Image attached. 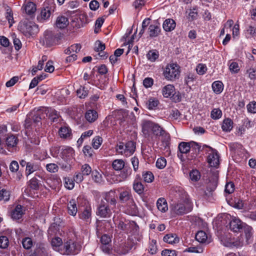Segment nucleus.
<instances>
[{"instance_id": "nucleus-27", "label": "nucleus", "mask_w": 256, "mask_h": 256, "mask_svg": "<svg viewBox=\"0 0 256 256\" xmlns=\"http://www.w3.org/2000/svg\"><path fill=\"white\" fill-rule=\"evenodd\" d=\"M128 230L127 233H130L132 234H136L138 232L139 227L134 221L128 222Z\"/></svg>"}, {"instance_id": "nucleus-25", "label": "nucleus", "mask_w": 256, "mask_h": 256, "mask_svg": "<svg viewBox=\"0 0 256 256\" xmlns=\"http://www.w3.org/2000/svg\"><path fill=\"white\" fill-rule=\"evenodd\" d=\"M74 150L72 148H66L62 151L61 153L62 158L67 161L73 156Z\"/></svg>"}, {"instance_id": "nucleus-48", "label": "nucleus", "mask_w": 256, "mask_h": 256, "mask_svg": "<svg viewBox=\"0 0 256 256\" xmlns=\"http://www.w3.org/2000/svg\"><path fill=\"white\" fill-rule=\"evenodd\" d=\"M102 139L99 136L94 137L92 140V146L95 149H98L102 144Z\"/></svg>"}, {"instance_id": "nucleus-50", "label": "nucleus", "mask_w": 256, "mask_h": 256, "mask_svg": "<svg viewBox=\"0 0 256 256\" xmlns=\"http://www.w3.org/2000/svg\"><path fill=\"white\" fill-rule=\"evenodd\" d=\"M9 244V240L8 238L6 236H0V248H6Z\"/></svg>"}, {"instance_id": "nucleus-63", "label": "nucleus", "mask_w": 256, "mask_h": 256, "mask_svg": "<svg viewBox=\"0 0 256 256\" xmlns=\"http://www.w3.org/2000/svg\"><path fill=\"white\" fill-rule=\"evenodd\" d=\"M247 109L248 112L256 113V102H252L247 105Z\"/></svg>"}, {"instance_id": "nucleus-64", "label": "nucleus", "mask_w": 256, "mask_h": 256, "mask_svg": "<svg viewBox=\"0 0 256 256\" xmlns=\"http://www.w3.org/2000/svg\"><path fill=\"white\" fill-rule=\"evenodd\" d=\"M162 256H176V252L174 250H164L162 252Z\"/></svg>"}, {"instance_id": "nucleus-56", "label": "nucleus", "mask_w": 256, "mask_h": 256, "mask_svg": "<svg viewBox=\"0 0 256 256\" xmlns=\"http://www.w3.org/2000/svg\"><path fill=\"white\" fill-rule=\"evenodd\" d=\"M190 179L193 181H198L200 178V174L197 170H192L190 174Z\"/></svg>"}, {"instance_id": "nucleus-36", "label": "nucleus", "mask_w": 256, "mask_h": 256, "mask_svg": "<svg viewBox=\"0 0 256 256\" xmlns=\"http://www.w3.org/2000/svg\"><path fill=\"white\" fill-rule=\"evenodd\" d=\"M22 206L18 205L12 212V218L13 219L18 220L22 217Z\"/></svg>"}, {"instance_id": "nucleus-8", "label": "nucleus", "mask_w": 256, "mask_h": 256, "mask_svg": "<svg viewBox=\"0 0 256 256\" xmlns=\"http://www.w3.org/2000/svg\"><path fill=\"white\" fill-rule=\"evenodd\" d=\"M154 122L150 120H143L142 124V132L145 138L150 136L151 132H152Z\"/></svg>"}, {"instance_id": "nucleus-34", "label": "nucleus", "mask_w": 256, "mask_h": 256, "mask_svg": "<svg viewBox=\"0 0 256 256\" xmlns=\"http://www.w3.org/2000/svg\"><path fill=\"white\" fill-rule=\"evenodd\" d=\"M232 121L230 118H226L224 120L222 128L224 132H230L232 128Z\"/></svg>"}, {"instance_id": "nucleus-9", "label": "nucleus", "mask_w": 256, "mask_h": 256, "mask_svg": "<svg viewBox=\"0 0 256 256\" xmlns=\"http://www.w3.org/2000/svg\"><path fill=\"white\" fill-rule=\"evenodd\" d=\"M218 152L211 148V152L208 156V162L211 166L218 167L220 164Z\"/></svg>"}, {"instance_id": "nucleus-5", "label": "nucleus", "mask_w": 256, "mask_h": 256, "mask_svg": "<svg viewBox=\"0 0 256 256\" xmlns=\"http://www.w3.org/2000/svg\"><path fill=\"white\" fill-rule=\"evenodd\" d=\"M119 198L121 202H127L134 211L136 210V206L130 190H126L120 192L119 196Z\"/></svg>"}, {"instance_id": "nucleus-7", "label": "nucleus", "mask_w": 256, "mask_h": 256, "mask_svg": "<svg viewBox=\"0 0 256 256\" xmlns=\"http://www.w3.org/2000/svg\"><path fill=\"white\" fill-rule=\"evenodd\" d=\"M96 214L102 218H109L110 216L111 210L109 208L107 203L104 201L102 200L100 205L98 207Z\"/></svg>"}, {"instance_id": "nucleus-31", "label": "nucleus", "mask_w": 256, "mask_h": 256, "mask_svg": "<svg viewBox=\"0 0 256 256\" xmlns=\"http://www.w3.org/2000/svg\"><path fill=\"white\" fill-rule=\"evenodd\" d=\"M68 212L72 216H75L78 212L76 204L74 200H70L68 205Z\"/></svg>"}, {"instance_id": "nucleus-37", "label": "nucleus", "mask_w": 256, "mask_h": 256, "mask_svg": "<svg viewBox=\"0 0 256 256\" xmlns=\"http://www.w3.org/2000/svg\"><path fill=\"white\" fill-rule=\"evenodd\" d=\"M80 218L87 222H90L91 219L90 209L86 208L84 212L80 214Z\"/></svg>"}, {"instance_id": "nucleus-11", "label": "nucleus", "mask_w": 256, "mask_h": 256, "mask_svg": "<svg viewBox=\"0 0 256 256\" xmlns=\"http://www.w3.org/2000/svg\"><path fill=\"white\" fill-rule=\"evenodd\" d=\"M178 156L182 161H184L183 154H187L190 150V142H181L178 145Z\"/></svg>"}, {"instance_id": "nucleus-2", "label": "nucleus", "mask_w": 256, "mask_h": 256, "mask_svg": "<svg viewBox=\"0 0 256 256\" xmlns=\"http://www.w3.org/2000/svg\"><path fill=\"white\" fill-rule=\"evenodd\" d=\"M163 74L167 80L174 81L180 76V67L176 64H168L165 68Z\"/></svg>"}, {"instance_id": "nucleus-32", "label": "nucleus", "mask_w": 256, "mask_h": 256, "mask_svg": "<svg viewBox=\"0 0 256 256\" xmlns=\"http://www.w3.org/2000/svg\"><path fill=\"white\" fill-rule=\"evenodd\" d=\"M212 88L215 93L219 94L223 90L224 84L221 81H216L212 83Z\"/></svg>"}, {"instance_id": "nucleus-29", "label": "nucleus", "mask_w": 256, "mask_h": 256, "mask_svg": "<svg viewBox=\"0 0 256 256\" xmlns=\"http://www.w3.org/2000/svg\"><path fill=\"white\" fill-rule=\"evenodd\" d=\"M50 8L46 7L42 10L40 18H39L40 22L48 20L50 16L51 10Z\"/></svg>"}, {"instance_id": "nucleus-39", "label": "nucleus", "mask_w": 256, "mask_h": 256, "mask_svg": "<svg viewBox=\"0 0 256 256\" xmlns=\"http://www.w3.org/2000/svg\"><path fill=\"white\" fill-rule=\"evenodd\" d=\"M123 170L120 172V180H126L132 174V170L130 168L124 166Z\"/></svg>"}, {"instance_id": "nucleus-42", "label": "nucleus", "mask_w": 256, "mask_h": 256, "mask_svg": "<svg viewBox=\"0 0 256 256\" xmlns=\"http://www.w3.org/2000/svg\"><path fill=\"white\" fill-rule=\"evenodd\" d=\"M44 118V114H43L41 110H38L32 116L33 122L36 123L40 121V120Z\"/></svg>"}, {"instance_id": "nucleus-26", "label": "nucleus", "mask_w": 256, "mask_h": 256, "mask_svg": "<svg viewBox=\"0 0 256 256\" xmlns=\"http://www.w3.org/2000/svg\"><path fill=\"white\" fill-rule=\"evenodd\" d=\"M132 248V246L128 242H125L120 246L118 249V252L120 254H127Z\"/></svg>"}, {"instance_id": "nucleus-28", "label": "nucleus", "mask_w": 256, "mask_h": 256, "mask_svg": "<svg viewBox=\"0 0 256 256\" xmlns=\"http://www.w3.org/2000/svg\"><path fill=\"white\" fill-rule=\"evenodd\" d=\"M63 244L62 238L59 237H55L51 241V244L54 250L58 252L60 248V246H62Z\"/></svg>"}, {"instance_id": "nucleus-3", "label": "nucleus", "mask_w": 256, "mask_h": 256, "mask_svg": "<svg viewBox=\"0 0 256 256\" xmlns=\"http://www.w3.org/2000/svg\"><path fill=\"white\" fill-rule=\"evenodd\" d=\"M192 210V204L188 202L173 204L170 206L171 212L173 216L182 215L190 212Z\"/></svg>"}, {"instance_id": "nucleus-17", "label": "nucleus", "mask_w": 256, "mask_h": 256, "mask_svg": "<svg viewBox=\"0 0 256 256\" xmlns=\"http://www.w3.org/2000/svg\"><path fill=\"white\" fill-rule=\"evenodd\" d=\"M163 240L164 242L170 244H177L180 240L179 238L175 234H167L164 237Z\"/></svg>"}, {"instance_id": "nucleus-58", "label": "nucleus", "mask_w": 256, "mask_h": 256, "mask_svg": "<svg viewBox=\"0 0 256 256\" xmlns=\"http://www.w3.org/2000/svg\"><path fill=\"white\" fill-rule=\"evenodd\" d=\"M6 17L10 24V27L12 26V23L14 22V18L12 13V11L10 10L8 8L6 10Z\"/></svg>"}, {"instance_id": "nucleus-40", "label": "nucleus", "mask_w": 256, "mask_h": 256, "mask_svg": "<svg viewBox=\"0 0 256 256\" xmlns=\"http://www.w3.org/2000/svg\"><path fill=\"white\" fill-rule=\"evenodd\" d=\"M22 244L23 248L26 250L30 249L33 246V242L31 238L26 237L22 240Z\"/></svg>"}, {"instance_id": "nucleus-54", "label": "nucleus", "mask_w": 256, "mask_h": 256, "mask_svg": "<svg viewBox=\"0 0 256 256\" xmlns=\"http://www.w3.org/2000/svg\"><path fill=\"white\" fill-rule=\"evenodd\" d=\"M166 164V160L164 158H158L156 162V166L158 168L162 169L164 168Z\"/></svg>"}, {"instance_id": "nucleus-51", "label": "nucleus", "mask_w": 256, "mask_h": 256, "mask_svg": "<svg viewBox=\"0 0 256 256\" xmlns=\"http://www.w3.org/2000/svg\"><path fill=\"white\" fill-rule=\"evenodd\" d=\"M81 172L84 176H88L92 172V168L88 164H84L81 168Z\"/></svg>"}, {"instance_id": "nucleus-19", "label": "nucleus", "mask_w": 256, "mask_h": 256, "mask_svg": "<svg viewBox=\"0 0 256 256\" xmlns=\"http://www.w3.org/2000/svg\"><path fill=\"white\" fill-rule=\"evenodd\" d=\"M160 32V28L159 24H152L149 26L148 32L150 37H156L158 36Z\"/></svg>"}, {"instance_id": "nucleus-62", "label": "nucleus", "mask_w": 256, "mask_h": 256, "mask_svg": "<svg viewBox=\"0 0 256 256\" xmlns=\"http://www.w3.org/2000/svg\"><path fill=\"white\" fill-rule=\"evenodd\" d=\"M83 152L86 156L92 157L93 150L90 146H86L83 148Z\"/></svg>"}, {"instance_id": "nucleus-38", "label": "nucleus", "mask_w": 256, "mask_h": 256, "mask_svg": "<svg viewBox=\"0 0 256 256\" xmlns=\"http://www.w3.org/2000/svg\"><path fill=\"white\" fill-rule=\"evenodd\" d=\"M158 100L154 98H150L146 102L147 108L149 110H154L158 106Z\"/></svg>"}, {"instance_id": "nucleus-52", "label": "nucleus", "mask_w": 256, "mask_h": 256, "mask_svg": "<svg viewBox=\"0 0 256 256\" xmlns=\"http://www.w3.org/2000/svg\"><path fill=\"white\" fill-rule=\"evenodd\" d=\"M46 168L48 172L54 173L58 171V167L57 164L51 163L46 164Z\"/></svg>"}, {"instance_id": "nucleus-14", "label": "nucleus", "mask_w": 256, "mask_h": 256, "mask_svg": "<svg viewBox=\"0 0 256 256\" xmlns=\"http://www.w3.org/2000/svg\"><path fill=\"white\" fill-rule=\"evenodd\" d=\"M156 136H162L166 138L168 136V134L166 130L158 124L154 123L152 132Z\"/></svg>"}, {"instance_id": "nucleus-57", "label": "nucleus", "mask_w": 256, "mask_h": 256, "mask_svg": "<svg viewBox=\"0 0 256 256\" xmlns=\"http://www.w3.org/2000/svg\"><path fill=\"white\" fill-rule=\"evenodd\" d=\"M206 65L202 64H198L196 68V72L199 74H204L206 72Z\"/></svg>"}, {"instance_id": "nucleus-41", "label": "nucleus", "mask_w": 256, "mask_h": 256, "mask_svg": "<svg viewBox=\"0 0 256 256\" xmlns=\"http://www.w3.org/2000/svg\"><path fill=\"white\" fill-rule=\"evenodd\" d=\"M88 90L87 88L84 86H80V87L76 90L78 96L80 98H84L88 95Z\"/></svg>"}, {"instance_id": "nucleus-60", "label": "nucleus", "mask_w": 256, "mask_h": 256, "mask_svg": "<svg viewBox=\"0 0 256 256\" xmlns=\"http://www.w3.org/2000/svg\"><path fill=\"white\" fill-rule=\"evenodd\" d=\"M49 118L52 122H56L58 120L59 114L57 113L56 111L52 110L50 113Z\"/></svg>"}, {"instance_id": "nucleus-15", "label": "nucleus", "mask_w": 256, "mask_h": 256, "mask_svg": "<svg viewBox=\"0 0 256 256\" xmlns=\"http://www.w3.org/2000/svg\"><path fill=\"white\" fill-rule=\"evenodd\" d=\"M68 24V18L64 16H59L57 18L56 22V26L57 28L63 29L66 28Z\"/></svg>"}, {"instance_id": "nucleus-1", "label": "nucleus", "mask_w": 256, "mask_h": 256, "mask_svg": "<svg viewBox=\"0 0 256 256\" xmlns=\"http://www.w3.org/2000/svg\"><path fill=\"white\" fill-rule=\"evenodd\" d=\"M81 249L82 246L78 242L69 239L64 241L59 252L63 255L73 256L78 254Z\"/></svg>"}, {"instance_id": "nucleus-30", "label": "nucleus", "mask_w": 256, "mask_h": 256, "mask_svg": "<svg viewBox=\"0 0 256 256\" xmlns=\"http://www.w3.org/2000/svg\"><path fill=\"white\" fill-rule=\"evenodd\" d=\"M6 142L8 148H14L16 146L18 139L16 136L10 135L6 138Z\"/></svg>"}, {"instance_id": "nucleus-20", "label": "nucleus", "mask_w": 256, "mask_h": 256, "mask_svg": "<svg viewBox=\"0 0 256 256\" xmlns=\"http://www.w3.org/2000/svg\"><path fill=\"white\" fill-rule=\"evenodd\" d=\"M136 146L134 142L129 141L125 144L124 155L130 156L132 154L135 150Z\"/></svg>"}, {"instance_id": "nucleus-18", "label": "nucleus", "mask_w": 256, "mask_h": 256, "mask_svg": "<svg viewBox=\"0 0 256 256\" xmlns=\"http://www.w3.org/2000/svg\"><path fill=\"white\" fill-rule=\"evenodd\" d=\"M174 87L172 84H168L164 86L162 90V93L164 97L170 98L174 96Z\"/></svg>"}, {"instance_id": "nucleus-23", "label": "nucleus", "mask_w": 256, "mask_h": 256, "mask_svg": "<svg viewBox=\"0 0 256 256\" xmlns=\"http://www.w3.org/2000/svg\"><path fill=\"white\" fill-rule=\"evenodd\" d=\"M104 200L106 202L110 203L112 205H114L116 204V199L115 192L113 190H110L105 194Z\"/></svg>"}, {"instance_id": "nucleus-45", "label": "nucleus", "mask_w": 256, "mask_h": 256, "mask_svg": "<svg viewBox=\"0 0 256 256\" xmlns=\"http://www.w3.org/2000/svg\"><path fill=\"white\" fill-rule=\"evenodd\" d=\"M133 188L136 192L140 194L143 192L144 188L141 182H134L133 184Z\"/></svg>"}, {"instance_id": "nucleus-35", "label": "nucleus", "mask_w": 256, "mask_h": 256, "mask_svg": "<svg viewBox=\"0 0 256 256\" xmlns=\"http://www.w3.org/2000/svg\"><path fill=\"white\" fill-rule=\"evenodd\" d=\"M112 166L114 170H120L125 166V162L122 160H115L112 162Z\"/></svg>"}, {"instance_id": "nucleus-6", "label": "nucleus", "mask_w": 256, "mask_h": 256, "mask_svg": "<svg viewBox=\"0 0 256 256\" xmlns=\"http://www.w3.org/2000/svg\"><path fill=\"white\" fill-rule=\"evenodd\" d=\"M57 40V38L52 32L46 30L44 32L43 36L40 38V43L42 46L49 47L55 44Z\"/></svg>"}, {"instance_id": "nucleus-61", "label": "nucleus", "mask_w": 256, "mask_h": 256, "mask_svg": "<svg viewBox=\"0 0 256 256\" xmlns=\"http://www.w3.org/2000/svg\"><path fill=\"white\" fill-rule=\"evenodd\" d=\"M19 168V165L17 161L12 160L10 165V170L12 172H17Z\"/></svg>"}, {"instance_id": "nucleus-46", "label": "nucleus", "mask_w": 256, "mask_h": 256, "mask_svg": "<svg viewBox=\"0 0 256 256\" xmlns=\"http://www.w3.org/2000/svg\"><path fill=\"white\" fill-rule=\"evenodd\" d=\"M142 177L144 180L146 182H151L154 180V176L150 172H143Z\"/></svg>"}, {"instance_id": "nucleus-12", "label": "nucleus", "mask_w": 256, "mask_h": 256, "mask_svg": "<svg viewBox=\"0 0 256 256\" xmlns=\"http://www.w3.org/2000/svg\"><path fill=\"white\" fill-rule=\"evenodd\" d=\"M58 134L61 138L70 139L72 138L71 129L66 126L61 127L58 130Z\"/></svg>"}, {"instance_id": "nucleus-49", "label": "nucleus", "mask_w": 256, "mask_h": 256, "mask_svg": "<svg viewBox=\"0 0 256 256\" xmlns=\"http://www.w3.org/2000/svg\"><path fill=\"white\" fill-rule=\"evenodd\" d=\"M242 230L244 231L246 236L248 240L252 236V228L251 226L244 224Z\"/></svg>"}, {"instance_id": "nucleus-53", "label": "nucleus", "mask_w": 256, "mask_h": 256, "mask_svg": "<svg viewBox=\"0 0 256 256\" xmlns=\"http://www.w3.org/2000/svg\"><path fill=\"white\" fill-rule=\"evenodd\" d=\"M10 198V192L5 190H0V200L7 201Z\"/></svg>"}, {"instance_id": "nucleus-55", "label": "nucleus", "mask_w": 256, "mask_h": 256, "mask_svg": "<svg viewBox=\"0 0 256 256\" xmlns=\"http://www.w3.org/2000/svg\"><path fill=\"white\" fill-rule=\"evenodd\" d=\"M30 187L34 190H37L39 188L38 180L36 178H32L29 182Z\"/></svg>"}, {"instance_id": "nucleus-22", "label": "nucleus", "mask_w": 256, "mask_h": 256, "mask_svg": "<svg viewBox=\"0 0 256 256\" xmlns=\"http://www.w3.org/2000/svg\"><path fill=\"white\" fill-rule=\"evenodd\" d=\"M156 206L158 210L162 212H166L168 210L166 200L162 198L158 200Z\"/></svg>"}, {"instance_id": "nucleus-4", "label": "nucleus", "mask_w": 256, "mask_h": 256, "mask_svg": "<svg viewBox=\"0 0 256 256\" xmlns=\"http://www.w3.org/2000/svg\"><path fill=\"white\" fill-rule=\"evenodd\" d=\"M20 30L26 36H32L38 32V26L34 22L25 20L20 24Z\"/></svg>"}, {"instance_id": "nucleus-10", "label": "nucleus", "mask_w": 256, "mask_h": 256, "mask_svg": "<svg viewBox=\"0 0 256 256\" xmlns=\"http://www.w3.org/2000/svg\"><path fill=\"white\" fill-rule=\"evenodd\" d=\"M244 224L240 219L232 218L229 222L230 228L234 232H240L242 230Z\"/></svg>"}, {"instance_id": "nucleus-21", "label": "nucleus", "mask_w": 256, "mask_h": 256, "mask_svg": "<svg viewBox=\"0 0 256 256\" xmlns=\"http://www.w3.org/2000/svg\"><path fill=\"white\" fill-rule=\"evenodd\" d=\"M176 22L172 19H166L163 23V28L166 32H170L176 27Z\"/></svg>"}, {"instance_id": "nucleus-44", "label": "nucleus", "mask_w": 256, "mask_h": 256, "mask_svg": "<svg viewBox=\"0 0 256 256\" xmlns=\"http://www.w3.org/2000/svg\"><path fill=\"white\" fill-rule=\"evenodd\" d=\"M234 206L238 209H246V203L240 199H236Z\"/></svg>"}, {"instance_id": "nucleus-33", "label": "nucleus", "mask_w": 256, "mask_h": 256, "mask_svg": "<svg viewBox=\"0 0 256 256\" xmlns=\"http://www.w3.org/2000/svg\"><path fill=\"white\" fill-rule=\"evenodd\" d=\"M26 12L28 14H34L36 10V6L35 4L31 2H28L24 6Z\"/></svg>"}, {"instance_id": "nucleus-43", "label": "nucleus", "mask_w": 256, "mask_h": 256, "mask_svg": "<svg viewBox=\"0 0 256 256\" xmlns=\"http://www.w3.org/2000/svg\"><path fill=\"white\" fill-rule=\"evenodd\" d=\"M159 56L158 52L154 50H150L146 54L148 59L151 62H154L158 58Z\"/></svg>"}, {"instance_id": "nucleus-13", "label": "nucleus", "mask_w": 256, "mask_h": 256, "mask_svg": "<svg viewBox=\"0 0 256 256\" xmlns=\"http://www.w3.org/2000/svg\"><path fill=\"white\" fill-rule=\"evenodd\" d=\"M40 164L34 162H28L27 166L26 168V174L27 176L30 175L34 172L38 170H40Z\"/></svg>"}, {"instance_id": "nucleus-16", "label": "nucleus", "mask_w": 256, "mask_h": 256, "mask_svg": "<svg viewBox=\"0 0 256 256\" xmlns=\"http://www.w3.org/2000/svg\"><path fill=\"white\" fill-rule=\"evenodd\" d=\"M85 118L89 122H93L98 118V114L94 110H88L86 112Z\"/></svg>"}, {"instance_id": "nucleus-59", "label": "nucleus", "mask_w": 256, "mask_h": 256, "mask_svg": "<svg viewBox=\"0 0 256 256\" xmlns=\"http://www.w3.org/2000/svg\"><path fill=\"white\" fill-rule=\"evenodd\" d=\"M106 48L105 44L100 40H97L95 42V50L99 52H102Z\"/></svg>"}, {"instance_id": "nucleus-24", "label": "nucleus", "mask_w": 256, "mask_h": 256, "mask_svg": "<svg viewBox=\"0 0 256 256\" xmlns=\"http://www.w3.org/2000/svg\"><path fill=\"white\" fill-rule=\"evenodd\" d=\"M196 239L197 241L200 243H208L210 242L208 240V236L206 234L202 231H198L196 234Z\"/></svg>"}, {"instance_id": "nucleus-47", "label": "nucleus", "mask_w": 256, "mask_h": 256, "mask_svg": "<svg viewBox=\"0 0 256 256\" xmlns=\"http://www.w3.org/2000/svg\"><path fill=\"white\" fill-rule=\"evenodd\" d=\"M222 116V112L220 108H214L211 112L210 116L214 120L219 119Z\"/></svg>"}]
</instances>
